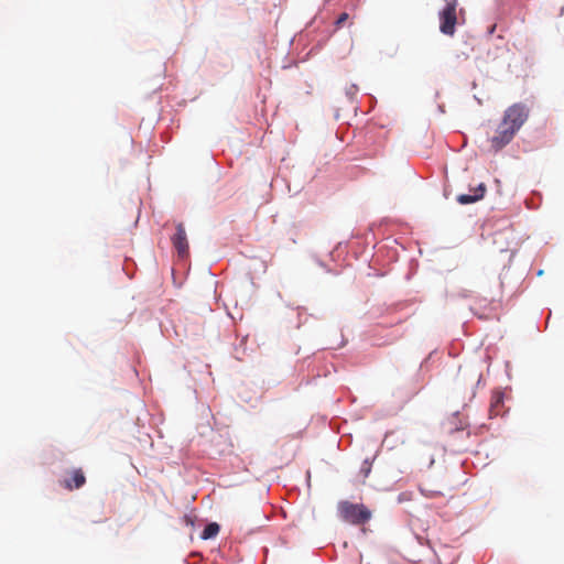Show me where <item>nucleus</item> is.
Listing matches in <instances>:
<instances>
[{
  "label": "nucleus",
  "instance_id": "nucleus-10",
  "mask_svg": "<svg viewBox=\"0 0 564 564\" xmlns=\"http://www.w3.org/2000/svg\"><path fill=\"white\" fill-rule=\"evenodd\" d=\"M494 410V402H490L489 404V412H491Z\"/></svg>",
  "mask_w": 564,
  "mask_h": 564
},
{
  "label": "nucleus",
  "instance_id": "nucleus-5",
  "mask_svg": "<svg viewBox=\"0 0 564 564\" xmlns=\"http://www.w3.org/2000/svg\"><path fill=\"white\" fill-rule=\"evenodd\" d=\"M86 484V476L82 468H74L68 473V477L61 481V486L66 490L73 491L80 489Z\"/></svg>",
  "mask_w": 564,
  "mask_h": 564
},
{
  "label": "nucleus",
  "instance_id": "nucleus-2",
  "mask_svg": "<svg viewBox=\"0 0 564 564\" xmlns=\"http://www.w3.org/2000/svg\"><path fill=\"white\" fill-rule=\"evenodd\" d=\"M339 517L351 524H365L371 519V511L362 503H352L344 500L337 505Z\"/></svg>",
  "mask_w": 564,
  "mask_h": 564
},
{
  "label": "nucleus",
  "instance_id": "nucleus-6",
  "mask_svg": "<svg viewBox=\"0 0 564 564\" xmlns=\"http://www.w3.org/2000/svg\"><path fill=\"white\" fill-rule=\"evenodd\" d=\"M473 194H460L457 196V202L462 205L473 204L481 199L486 193L484 183H479L476 188L471 189Z\"/></svg>",
  "mask_w": 564,
  "mask_h": 564
},
{
  "label": "nucleus",
  "instance_id": "nucleus-8",
  "mask_svg": "<svg viewBox=\"0 0 564 564\" xmlns=\"http://www.w3.org/2000/svg\"><path fill=\"white\" fill-rule=\"evenodd\" d=\"M349 19V15L348 13L346 12H343L339 14V17L337 18L336 22H335V25L337 28H341L344 25V23Z\"/></svg>",
  "mask_w": 564,
  "mask_h": 564
},
{
  "label": "nucleus",
  "instance_id": "nucleus-3",
  "mask_svg": "<svg viewBox=\"0 0 564 564\" xmlns=\"http://www.w3.org/2000/svg\"><path fill=\"white\" fill-rule=\"evenodd\" d=\"M445 1H446V6L440 12V30L443 34L452 36L455 33V26L457 23V17H456L457 1L456 0H445Z\"/></svg>",
  "mask_w": 564,
  "mask_h": 564
},
{
  "label": "nucleus",
  "instance_id": "nucleus-1",
  "mask_svg": "<svg viewBox=\"0 0 564 564\" xmlns=\"http://www.w3.org/2000/svg\"><path fill=\"white\" fill-rule=\"evenodd\" d=\"M527 119L528 110L524 106L516 104L508 108L499 126V135H496V149L508 144Z\"/></svg>",
  "mask_w": 564,
  "mask_h": 564
},
{
  "label": "nucleus",
  "instance_id": "nucleus-7",
  "mask_svg": "<svg viewBox=\"0 0 564 564\" xmlns=\"http://www.w3.org/2000/svg\"><path fill=\"white\" fill-rule=\"evenodd\" d=\"M219 532V525L215 522L213 523H209L205 527L203 533H202V538L207 540V539H212L214 536H216Z\"/></svg>",
  "mask_w": 564,
  "mask_h": 564
},
{
  "label": "nucleus",
  "instance_id": "nucleus-9",
  "mask_svg": "<svg viewBox=\"0 0 564 564\" xmlns=\"http://www.w3.org/2000/svg\"><path fill=\"white\" fill-rule=\"evenodd\" d=\"M500 402V399L498 398V395L496 394V401H495V404H496V409L498 408V403Z\"/></svg>",
  "mask_w": 564,
  "mask_h": 564
},
{
  "label": "nucleus",
  "instance_id": "nucleus-4",
  "mask_svg": "<svg viewBox=\"0 0 564 564\" xmlns=\"http://www.w3.org/2000/svg\"><path fill=\"white\" fill-rule=\"evenodd\" d=\"M172 243L175 248L177 256L182 259L186 258L189 252V246L185 227L182 223L176 225V232L172 237Z\"/></svg>",
  "mask_w": 564,
  "mask_h": 564
}]
</instances>
